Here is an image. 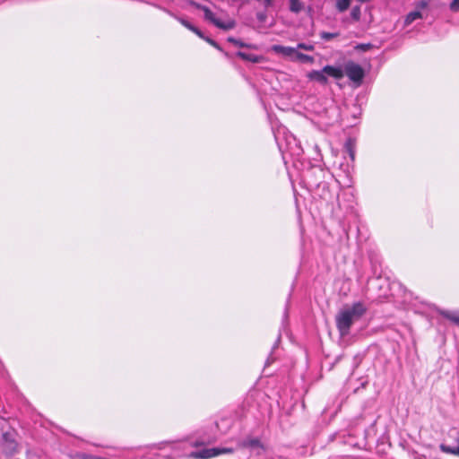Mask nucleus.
Returning <instances> with one entry per match:
<instances>
[{
  "instance_id": "obj_1",
  "label": "nucleus",
  "mask_w": 459,
  "mask_h": 459,
  "mask_svg": "<svg viewBox=\"0 0 459 459\" xmlns=\"http://www.w3.org/2000/svg\"><path fill=\"white\" fill-rule=\"evenodd\" d=\"M366 312L367 307L360 301L355 302L351 306H344L335 316V324L340 335H348L351 325L359 320Z\"/></svg>"
},
{
  "instance_id": "obj_2",
  "label": "nucleus",
  "mask_w": 459,
  "mask_h": 459,
  "mask_svg": "<svg viewBox=\"0 0 459 459\" xmlns=\"http://www.w3.org/2000/svg\"><path fill=\"white\" fill-rule=\"evenodd\" d=\"M343 73L351 81L356 83L357 86H359L361 84L365 75L362 67L359 65L351 61L348 62L345 65Z\"/></svg>"
},
{
  "instance_id": "obj_3",
  "label": "nucleus",
  "mask_w": 459,
  "mask_h": 459,
  "mask_svg": "<svg viewBox=\"0 0 459 459\" xmlns=\"http://www.w3.org/2000/svg\"><path fill=\"white\" fill-rule=\"evenodd\" d=\"M238 447L240 449H248L250 451H256L263 449V445L258 437H247L238 442Z\"/></svg>"
},
{
  "instance_id": "obj_4",
  "label": "nucleus",
  "mask_w": 459,
  "mask_h": 459,
  "mask_svg": "<svg viewBox=\"0 0 459 459\" xmlns=\"http://www.w3.org/2000/svg\"><path fill=\"white\" fill-rule=\"evenodd\" d=\"M273 52L282 55L283 56L292 57L294 59L296 55V48L292 47H286L281 45H273L272 47Z\"/></svg>"
},
{
  "instance_id": "obj_5",
  "label": "nucleus",
  "mask_w": 459,
  "mask_h": 459,
  "mask_svg": "<svg viewBox=\"0 0 459 459\" xmlns=\"http://www.w3.org/2000/svg\"><path fill=\"white\" fill-rule=\"evenodd\" d=\"M325 75L340 80L344 76L343 70L341 67L325 65L323 67Z\"/></svg>"
},
{
  "instance_id": "obj_6",
  "label": "nucleus",
  "mask_w": 459,
  "mask_h": 459,
  "mask_svg": "<svg viewBox=\"0 0 459 459\" xmlns=\"http://www.w3.org/2000/svg\"><path fill=\"white\" fill-rule=\"evenodd\" d=\"M308 77L311 80L316 81L321 84H326L328 82L325 73L324 72V69L313 70L312 72L309 73Z\"/></svg>"
},
{
  "instance_id": "obj_7",
  "label": "nucleus",
  "mask_w": 459,
  "mask_h": 459,
  "mask_svg": "<svg viewBox=\"0 0 459 459\" xmlns=\"http://www.w3.org/2000/svg\"><path fill=\"white\" fill-rule=\"evenodd\" d=\"M238 57H240L243 60L249 61L252 63H259L263 59V56H257L255 54L246 53L242 51H238L236 54Z\"/></svg>"
},
{
  "instance_id": "obj_8",
  "label": "nucleus",
  "mask_w": 459,
  "mask_h": 459,
  "mask_svg": "<svg viewBox=\"0 0 459 459\" xmlns=\"http://www.w3.org/2000/svg\"><path fill=\"white\" fill-rule=\"evenodd\" d=\"M190 4L194 6H195L197 9L202 10L204 13V18L206 20L210 21L211 22H212L216 19L214 13L207 6L202 5L195 2H191Z\"/></svg>"
},
{
  "instance_id": "obj_9",
  "label": "nucleus",
  "mask_w": 459,
  "mask_h": 459,
  "mask_svg": "<svg viewBox=\"0 0 459 459\" xmlns=\"http://www.w3.org/2000/svg\"><path fill=\"white\" fill-rule=\"evenodd\" d=\"M456 442L458 443V446H451L442 443L439 445V448L442 452L446 454L459 456V437H456Z\"/></svg>"
},
{
  "instance_id": "obj_10",
  "label": "nucleus",
  "mask_w": 459,
  "mask_h": 459,
  "mask_svg": "<svg viewBox=\"0 0 459 459\" xmlns=\"http://www.w3.org/2000/svg\"><path fill=\"white\" fill-rule=\"evenodd\" d=\"M190 457L194 459H210L212 458L210 448H204L199 451H194L190 454Z\"/></svg>"
},
{
  "instance_id": "obj_11",
  "label": "nucleus",
  "mask_w": 459,
  "mask_h": 459,
  "mask_svg": "<svg viewBox=\"0 0 459 459\" xmlns=\"http://www.w3.org/2000/svg\"><path fill=\"white\" fill-rule=\"evenodd\" d=\"M210 451L212 453V456L215 457V456H218L222 454H232V453H234L235 449L231 448V447H223V448L212 447V448H210Z\"/></svg>"
},
{
  "instance_id": "obj_12",
  "label": "nucleus",
  "mask_w": 459,
  "mask_h": 459,
  "mask_svg": "<svg viewBox=\"0 0 459 459\" xmlns=\"http://www.w3.org/2000/svg\"><path fill=\"white\" fill-rule=\"evenodd\" d=\"M290 11L294 13H299L304 9V4L299 0H289Z\"/></svg>"
},
{
  "instance_id": "obj_13",
  "label": "nucleus",
  "mask_w": 459,
  "mask_h": 459,
  "mask_svg": "<svg viewBox=\"0 0 459 459\" xmlns=\"http://www.w3.org/2000/svg\"><path fill=\"white\" fill-rule=\"evenodd\" d=\"M212 23H213L216 27H218V28H220V29H222V30H228L233 29V28H234V26H235V22H232V21H229V22H221V20H219V19H217V18L212 22Z\"/></svg>"
},
{
  "instance_id": "obj_14",
  "label": "nucleus",
  "mask_w": 459,
  "mask_h": 459,
  "mask_svg": "<svg viewBox=\"0 0 459 459\" xmlns=\"http://www.w3.org/2000/svg\"><path fill=\"white\" fill-rule=\"evenodd\" d=\"M212 23H213L216 27H218V28H220V29H222V30H228L233 29V28H234V26H235V22H232V21H229V22H221V20H219V19H217V18L212 22Z\"/></svg>"
},
{
  "instance_id": "obj_15",
  "label": "nucleus",
  "mask_w": 459,
  "mask_h": 459,
  "mask_svg": "<svg viewBox=\"0 0 459 459\" xmlns=\"http://www.w3.org/2000/svg\"><path fill=\"white\" fill-rule=\"evenodd\" d=\"M212 23H213L216 27H218V28H220V29H222V30H228L233 29V28H234V26H235V22H232V21H229V22H221V20H219V19H217V18L212 22Z\"/></svg>"
},
{
  "instance_id": "obj_16",
  "label": "nucleus",
  "mask_w": 459,
  "mask_h": 459,
  "mask_svg": "<svg viewBox=\"0 0 459 459\" xmlns=\"http://www.w3.org/2000/svg\"><path fill=\"white\" fill-rule=\"evenodd\" d=\"M164 11L169 14L170 15L171 17L175 18L177 21H178L184 27H186V29H188L189 30H192V28L194 27L193 24H191L188 21H186V19L184 18H181V17H178L177 15H175L172 12L167 10V9H164Z\"/></svg>"
},
{
  "instance_id": "obj_17",
  "label": "nucleus",
  "mask_w": 459,
  "mask_h": 459,
  "mask_svg": "<svg viewBox=\"0 0 459 459\" xmlns=\"http://www.w3.org/2000/svg\"><path fill=\"white\" fill-rule=\"evenodd\" d=\"M351 0H335V8L340 13L345 12L351 5Z\"/></svg>"
},
{
  "instance_id": "obj_18",
  "label": "nucleus",
  "mask_w": 459,
  "mask_h": 459,
  "mask_svg": "<svg viewBox=\"0 0 459 459\" xmlns=\"http://www.w3.org/2000/svg\"><path fill=\"white\" fill-rule=\"evenodd\" d=\"M442 316L459 325V312L443 311Z\"/></svg>"
},
{
  "instance_id": "obj_19",
  "label": "nucleus",
  "mask_w": 459,
  "mask_h": 459,
  "mask_svg": "<svg viewBox=\"0 0 459 459\" xmlns=\"http://www.w3.org/2000/svg\"><path fill=\"white\" fill-rule=\"evenodd\" d=\"M295 60L300 61L302 63H312L314 61V57L300 52H296Z\"/></svg>"
},
{
  "instance_id": "obj_20",
  "label": "nucleus",
  "mask_w": 459,
  "mask_h": 459,
  "mask_svg": "<svg viewBox=\"0 0 459 459\" xmlns=\"http://www.w3.org/2000/svg\"><path fill=\"white\" fill-rule=\"evenodd\" d=\"M421 18V13L419 11H413L407 14L405 18V23L411 24L412 22H414L417 19Z\"/></svg>"
},
{
  "instance_id": "obj_21",
  "label": "nucleus",
  "mask_w": 459,
  "mask_h": 459,
  "mask_svg": "<svg viewBox=\"0 0 459 459\" xmlns=\"http://www.w3.org/2000/svg\"><path fill=\"white\" fill-rule=\"evenodd\" d=\"M320 38L325 40V41H330L331 39L336 38L339 36V33L338 32H326V31H322L320 32Z\"/></svg>"
},
{
  "instance_id": "obj_22",
  "label": "nucleus",
  "mask_w": 459,
  "mask_h": 459,
  "mask_svg": "<svg viewBox=\"0 0 459 459\" xmlns=\"http://www.w3.org/2000/svg\"><path fill=\"white\" fill-rule=\"evenodd\" d=\"M345 149L349 152V155L351 160H354L355 152H354V143L351 139H349L345 143Z\"/></svg>"
},
{
  "instance_id": "obj_23",
  "label": "nucleus",
  "mask_w": 459,
  "mask_h": 459,
  "mask_svg": "<svg viewBox=\"0 0 459 459\" xmlns=\"http://www.w3.org/2000/svg\"><path fill=\"white\" fill-rule=\"evenodd\" d=\"M351 16L354 21H356V22L359 21L360 16H361V12H360V7L359 5L352 7L351 12Z\"/></svg>"
},
{
  "instance_id": "obj_24",
  "label": "nucleus",
  "mask_w": 459,
  "mask_h": 459,
  "mask_svg": "<svg viewBox=\"0 0 459 459\" xmlns=\"http://www.w3.org/2000/svg\"><path fill=\"white\" fill-rule=\"evenodd\" d=\"M228 41L232 43V44H234V45H236V46H238V47H240V48H249L250 47V45H247V44H246V43H244V42L240 41L239 39H235L233 37H229L228 38Z\"/></svg>"
},
{
  "instance_id": "obj_25",
  "label": "nucleus",
  "mask_w": 459,
  "mask_h": 459,
  "mask_svg": "<svg viewBox=\"0 0 459 459\" xmlns=\"http://www.w3.org/2000/svg\"><path fill=\"white\" fill-rule=\"evenodd\" d=\"M207 43H209L211 46H212L213 48H215L216 49L223 52L222 48H221V46L215 41L213 40L212 39L209 38V37H206L205 39H204Z\"/></svg>"
},
{
  "instance_id": "obj_26",
  "label": "nucleus",
  "mask_w": 459,
  "mask_h": 459,
  "mask_svg": "<svg viewBox=\"0 0 459 459\" xmlns=\"http://www.w3.org/2000/svg\"><path fill=\"white\" fill-rule=\"evenodd\" d=\"M298 49H304L307 51H312L314 50V46L310 44H305V43H299L297 46Z\"/></svg>"
},
{
  "instance_id": "obj_27",
  "label": "nucleus",
  "mask_w": 459,
  "mask_h": 459,
  "mask_svg": "<svg viewBox=\"0 0 459 459\" xmlns=\"http://www.w3.org/2000/svg\"><path fill=\"white\" fill-rule=\"evenodd\" d=\"M450 9L453 12L459 11V0H453L450 4Z\"/></svg>"
},
{
  "instance_id": "obj_28",
  "label": "nucleus",
  "mask_w": 459,
  "mask_h": 459,
  "mask_svg": "<svg viewBox=\"0 0 459 459\" xmlns=\"http://www.w3.org/2000/svg\"><path fill=\"white\" fill-rule=\"evenodd\" d=\"M191 31H193L194 33H195L199 38L203 39L204 40L205 39V36L204 35V33L198 29L196 28L195 26H194L191 30Z\"/></svg>"
},
{
  "instance_id": "obj_29",
  "label": "nucleus",
  "mask_w": 459,
  "mask_h": 459,
  "mask_svg": "<svg viewBox=\"0 0 459 459\" xmlns=\"http://www.w3.org/2000/svg\"><path fill=\"white\" fill-rule=\"evenodd\" d=\"M427 5H428V3L426 1H421L419 4V6L421 7V8H426Z\"/></svg>"
},
{
  "instance_id": "obj_30",
  "label": "nucleus",
  "mask_w": 459,
  "mask_h": 459,
  "mask_svg": "<svg viewBox=\"0 0 459 459\" xmlns=\"http://www.w3.org/2000/svg\"><path fill=\"white\" fill-rule=\"evenodd\" d=\"M280 340H281V337H280V336H278L277 342H280ZM277 343H278V342H276V343L274 344L273 349L277 346Z\"/></svg>"
},
{
  "instance_id": "obj_31",
  "label": "nucleus",
  "mask_w": 459,
  "mask_h": 459,
  "mask_svg": "<svg viewBox=\"0 0 459 459\" xmlns=\"http://www.w3.org/2000/svg\"><path fill=\"white\" fill-rule=\"evenodd\" d=\"M271 363V358H268L266 360V365H269Z\"/></svg>"
},
{
  "instance_id": "obj_32",
  "label": "nucleus",
  "mask_w": 459,
  "mask_h": 459,
  "mask_svg": "<svg viewBox=\"0 0 459 459\" xmlns=\"http://www.w3.org/2000/svg\"><path fill=\"white\" fill-rule=\"evenodd\" d=\"M200 445H201V443H198V442H195V446H200Z\"/></svg>"
},
{
  "instance_id": "obj_33",
  "label": "nucleus",
  "mask_w": 459,
  "mask_h": 459,
  "mask_svg": "<svg viewBox=\"0 0 459 459\" xmlns=\"http://www.w3.org/2000/svg\"><path fill=\"white\" fill-rule=\"evenodd\" d=\"M262 18H263V15H260V16L258 17V20H262Z\"/></svg>"
},
{
  "instance_id": "obj_34",
  "label": "nucleus",
  "mask_w": 459,
  "mask_h": 459,
  "mask_svg": "<svg viewBox=\"0 0 459 459\" xmlns=\"http://www.w3.org/2000/svg\"><path fill=\"white\" fill-rule=\"evenodd\" d=\"M262 18H263V15H260V16L258 17V20H262Z\"/></svg>"
}]
</instances>
